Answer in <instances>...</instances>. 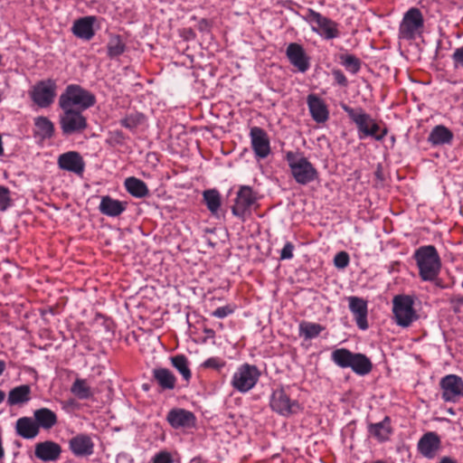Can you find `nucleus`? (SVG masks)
Returning <instances> with one entry per match:
<instances>
[{"mask_svg":"<svg viewBox=\"0 0 463 463\" xmlns=\"http://www.w3.org/2000/svg\"><path fill=\"white\" fill-rule=\"evenodd\" d=\"M145 121V116L140 112H133L126 115L119 120V124L134 132L137 128L142 125Z\"/></svg>","mask_w":463,"mask_h":463,"instance_id":"38","label":"nucleus"},{"mask_svg":"<svg viewBox=\"0 0 463 463\" xmlns=\"http://www.w3.org/2000/svg\"><path fill=\"white\" fill-rule=\"evenodd\" d=\"M172 365L179 372L185 382L192 378V373L189 368V362L184 354H177L170 358Z\"/></svg>","mask_w":463,"mask_h":463,"instance_id":"34","label":"nucleus"},{"mask_svg":"<svg viewBox=\"0 0 463 463\" xmlns=\"http://www.w3.org/2000/svg\"><path fill=\"white\" fill-rule=\"evenodd\" d=\"M350 258L349 254L345 251H339L334 258V265L337 269H345L349 265Z\"/></svg>","mask_w":463,"mask_h":463,"instance_id":"43","label":"nucleus"},{"mask_svg":"<svg viewBox=\"0 0 463 463\" xmlns=\"http://www.w3.org/2000/svg\"><path fill=\"white\" fill-rule=\"evenodd\" d=\"M126 46L120 36L116 35L109 39L107 44V54L109 58H115L125 52Z\"/></svg>","mask_w":463,"mask_h":463,"instance_id":"39","label":"nucleus"},{"mask_svg":"<svg viewBox=\"0 0 463 463\" xmlns=\"http://www.w3.org/2000/svg\"><path fill=\"white\" fill-rule=\"evenodd\" d=\"M153 463H174V460L169 452L160 451L154 456Z\"/></svg>","mask_w":463,"mask_h":463,"instance_id":"47","label":"nucleus"},{"mask_svg":"<svg viewBox=\"0 0 463 463\" xmlns=\"http://www.w3.org/2000/svg\"><path fill=\"white\" fill-rule=\"evenodd\" d=\"M332 75L334 77V80H335V82L338 85L343 86V87L347 86L348 80H347L345 75L344 74V72L342 71H340V70H333L332 71Z\"/></svg>","mask_w":463,"mask_h":463,"instance_id":"48","label":"nucleus"},{"mask_svg":"<svg viewBox=\"0 0 463 463\" xmlns=\"http://www.w3.org/2000/svg\"><path fill=\"white\" fill-rule=\"evenodd\" d=\"M211 23L209 20L205 19V18H202L198 21V24H197V29L201 32V33H210L211 31Z\"/></svg>","mask_w":463,"mask_h":463,"instance_id":"50","label":"nucleus"},{"mask_svg":"<svg viewBox=\"0 0 463 463\" xmlns=\"http://www.w3.org/2000/svg\"><path fill=\"white\" fill-rule=\"evenodd\" d=\"M225 363L219 357H210L206 359L201 366L203 368L220 370L224 366Z\"/></svg>","mask_w":463,"mask_h":463,"instance_id":"44","label":"nucleus"},{"mask_svg":"<svg viewBox=\"0 0 463 463\" xmlns=\"http://www.w3.org/2000/svg\"><path fill=\"white\" fill-rule=\"evenodd\" d=\"M453 133L443 125L435 126L428 136V142L432 146L450 144L453 140Z\"/></svg>","mask_w":463,"mask_h":463,"instance_id":"29","label":"nucleus"},{"mask_svg":"<svg viewBox=\"0 0 463 463\" xmlns=\"http://www.w3.org/2000/svg\"><path fill=\"white\" fill-rule=\"evenodd\" d=\"M95 22V16H84L79 18L73 23L71 32L76 37L85 41H90L95 34L93 28Z\"/></svg>","mask_w":463,"mask_h":463,"instance_id":"24","label":"nucleus"},{"mask_svg":"<svg viewBox=\"0 0 463 463\" xmlns=\"http://www.w3.org/2000/svg\"><path fill=\"white\" fill-rule=\"evenodd\" d=\"M285 160L295 182L300 185H307L318 180L319 173L314 165L304 156L302 152L288 151Z\"/></svg>","mask_w":463,"mask_h":463,"instance_id":"2","label":"nucleus"},{"mask_svg":"<svg viewBox=\"0 0 463 463\" xmlns=\"http://www.w3.org/2000/svg\"><path fill=\"white\" fill-rule=\"evenodd\" d=\"M71 392L80 400H87L92 397L93 392L90 386L88 384L87 380L77 378L71 387Z\"/></svg>","mask_w":463,"mask_h":463,"instance_id":"35","label":"nucleus"},{"mask_svg":"<svg viewBox=\"0 0 463 463\" xmlns=\"http://www.w3.org/2000/svg\"><path fill=\"white\" fill-rule=\"evenodd\" d=\"M413 260L419 269V276L422 281H435L441 269L439 254L433 245L420 246L415 250Z\"/></svg>","mask_w":463,"mask_h":463,"instance_id":"1","label":"nucleus"},{"mask_svg":"<svg viewBox=\"0 0 463 463\" xmlns=\"http://www.w3.org/2000/svg\"><path fill=\"white\" fill-rule=\"evenodd\" d=\"M5 393L4 391L0 390V403L5 400Z\"/></svg>","mask_w":463,"mask_h":463,"instance_id":"56","label":"nucleus"},{"mask_svg":"<svg viewBox=\"0 0 463 463\" xmlns=\"http://www.w3.org/2000/svg\"><path fill=\"white\" fill-rule=\"evenodd\" d=\"M440 439L436 432H427L418 442V450L426 458H433L440 448Z\"/></svg>","mask_w":463,"mask_h":463,"instance_id":"20","label":"nucleus"},{"mask_svg":"<svg viewBox=\"0 0 463 463\" xmlns=\"http://www.w3.org/2000/svg\"><path fill=\"white\" fill-rule=\"evenodd\" d=\"M349 309L354 317L357 326L362 330L368 328L367 322V302L358 297H349Z\"/></svg>","mask_w":463,"mask_h":463,"instance_id":"21","label":"nucleus"},{"mask_svg":"<svg viewBox=\"0 0 463 463\" xmlns=\"http://www.w3.org/2000/svg\"><path fill=\"white\" fill-rule=\"evenodd\" d=\"M441 398L446 402H457L463 397V380L456 374H448L440 379Z\"/></svg>","mask_w":463,"mask_h":463,"instance_id":"13","label":"nucleus"},{"mask_svg":"<svg viewBox=\"0 0 463 463\" xmlns=\"http://www.w3.org/2000/svg\"><path fill=\"white\" fill-rule=\"evenodd\" d=\"M234 312L233 307H232L230 305L220 307L216 308L213 313L212 316L218 317V318H224L230 315H232Z\"/></svg>","mask_w":463,"mask_h":463,"instance_id":"46","label":"nucleus"},{"mask_svg":"<svg viewBox=\"0 0 463 463\" xmlns=\"http://www.w3.org/2000/svg\"><path fill=\"white\" fill-rule=\"evenodd\" d=\"M414 299L410 295H396L392 298V313L395 323L402 327L410 326L419 318L413 307Z\"/></svg>","mask_w":463,"mask_h":463,"instance_id":"5","label":"nucleus"},{"mask_svg":"<svg viewBox=\"0 0 463 463\" xmlns=\"http://www.w3.org/2000/svg\"><path fill=\"white\" fill-rule=\"evenodd\" d=\"M340 107L356 125L359 138L363 139L365 137L371 124V116L365 113L362 108L353 109L345 103H341Z\"/></svg>","mask_w":463,"mask_h":463,"instance_id":"16","label":"nucleus"},{"mask_svg":"<svg viewBox=\"0 0 463 463\" xmlns=\"http://www.w3.org/2000/svg\"><path fill=\"white\" fill-rule=\"evenodd\" d=\"M424 29V18L421 11L411 7L404 13L399 25V38L402 40H414L420 35Z\"/></svg>","mask_w":463,"mask_h":463,"instance_id":"6","label":"nucleus"},{"mask_svg":"<svg viewBox=\"0 0 463 463\" xmlns=\"http://www.w3.org/2000/svg\"><path fill=\"white\" fill-rule=\"evenodd\" d=\"M309 113L317 123H325L329 118V111L325 101L316 94H309L307 98Z\"/></svg>","mask_w":463,"mask_h":463,"instance_id":"22","label":"nucleus"},{"mask_svg":"<svg viewBox=\"0 0 463 463\" xmlns=\"http://www.w3.org/2000/svg\"><path fill=\"white\" fill-rule=\"evenodd\" d=\"M323 330L324 326L317 323L302 321L299 324V335L307 340L317 337Z\"/></svg>","mask_w":463,"mask_h":463,"instance_id":"37","label":"nucleus"},{"mask_svg":"<svg viewBox=\"0 0 463 463\" xmlns=\"http://www.w3.org/2000/svg\"><path fill=\"white\" fill-rule=\"evenodd\" d=\"M257 198L249 185H242L237 192L232 213L241 221H245L251 214V207L256 203Z\"/></svg>","mask_w":463,"mask_h":463,"instance_id":"11","label":"nucleus"},{"mask_svg":"<svg viewBox=\"0 0 463 463\" xmlns=\"http://www.w3.org/2000/svg\"><path fill=\"white\" fill-rule=\"evenodd\" d=\"M250 138L255 157L258 159L268 157L271 148L267 132L260 127H252L250 130Z\"/></svg>","mask_w":463,"mask_h":463,"instance_id":"14","label":"nucleus"},{"mask_svg":"<svg viewBox=\"0 0 463 463\" xmlns=\"http://www.w3.org/2000/svg\"><path fill=\"white\" fill-rule=\"evenodd\" d=\"M452 60L454 62V66L456 68L462 67L463 68V46L457 48L453 54H452Z\"/></svg>","mask_w":463,"mask_h":463,"instance_id":"49","label":"nucleus"},{"mask_svg":"<svg viewBox=\"0 0 463 463\" xmlns=\"http://www.w3.org/2000/svg\"><path fill=\"white\" fill-rule=\"evenodd\" d=\"M153 377L164 390H173L175 387L176 378L169 369L155 368L153 370Z\"/></svg>","mask_w":463,"mask_h":463,"instance_id":"33","label":"nucleus"},{"mask_svg":"<svg viewBox=\"0 0 463 463\" xmlns=\"http://www.w3.org/2000/svg\"><path fill=\"white\" fill-rule=\"evenodd\" d=\"M373 463H384L383 460H376Z\"/></svg>","mask_w":463,"mask_h":463,"instance_id":"57","label":"nucleus"},{"mask_svg":"<svg viewBox=\"0 0 463 463\" xmlns=\"http://www.w3.org/2000/svg\"><path fill=\"white\" fill-rule=\"evenodd\" d=\"M166 420L174 429L193 428L195 426L194 414L184 409H172L168 411Z\"/></svg>","mask_w":463,"mask_h":463,"instance_id":"19","label":"nucleus"},{"mask_svg":"<svg viewBox=\"0 0 463 463\" xmlns=\"http://www.w3.org/2000/svg\"><path fill=\"white\" fill-rule=\"evenodd\" d=\"M204 333L207 334L209 336H213L214 335V331L213 329L205 328L204 329Z\"/></svg>","mask_w":463,"mask_h":463,"instance_id":"55","label":"nucleus"},{"mask_svg":"<svg viewBox=\"0 0 463 463\" xmlns=\"http://www.w3.org/2000/svg\"><path fill=\"white\" fill-rule=\"evenodd\" d=\"M58 165L61 169L81 175L85 169V162L79 152L69 151L58 157Z\"/></svg>","mask_w":463,"mask_h":463,"instance_id":"17","label":"nucleus"},{"mask_svg":"<svg viewBox=\"0 0 463 463\" xmlns=\"http://www.w3.org/2000/svg\"><path fill=\"white\" fill-rule=\"evenodd\" d=\"M126 141V136L121 130H113L109 133L107 142L111 146H122Z\"/></svg>","mask_w":463,"mask_h":463,"instance_id":"42","label":"nucleus"},{"mask_svg":"<svg viewBox=\"0 0 463 463\" xmlns=\"http://www.w3.org/2000/svg\"><path fill=\"white\" fill-rule=\"evenodd\" d=\"M97 102L96 96L79 84H69L59 97L61 109H75L85 111Z\"/></svg>","mask_w":463,"mask_h":463,"instance_id":"3","label":"nucleus"},{"mask_svg":"<svg viewBox=\"0 0 463 463\" xmlns=\"http://www.w3.org/2000/svg\"><path fill=\"white\" fill-rule=\"evenodd\" d=\"M62 449L60 444L52 440L38 442L34 447L35 457L44 462H55L61 458Z\"/></svg>","mask_w":463,"mask_h":463,"instance_id":"18","label":"nucleus"},{"mask_svg":"<svg viewBox=\"0 0 463 463\" xmlns=\"http://www.w3.org/2000/svg\"><path fill=\"white\" fill-rule=\"evenodd\" d=\"M12 204L11 192L9 188L0 185V211H6Z\"/></svg>","mask_w":463,"mask_h":463,"instance_id":"41","label":"nucleus"},{"mask_svg":"<svg viewBox=\"0 0 463 463\" xmlns=\"http://www.w3.org/2000/svg\"><path fill=\"white\" fill-rule=\"evenodd\" d=\"M61 109L62 113L60 115L59 123L63 135L80 134L87 129L88 121L83 111L75 109Z\"/></svg>","mask_w":463,"mask_h":463,"instance_id":"7","label":"nucleus"},{"mask_svg":"<svg viewBox=\"0 0 463 463\" xmlns=\"http://www.w3.org/2000/svg\"><path fill=\"white\" fill-rule=\"evenodd\" d=\"M203 202L212 213H216L221 207V194L216 189L205 190L203 194Z\"/></svg>","mask_w":463,"mask_h":463,"instance_id":"36","label":"nucleus"},{"mask_svg":"<svg viewBox=\"0 0 463 463\" xmlns=\"http://www.w3.org/2000/svg\"><path fill=\"white\" fill-rule=\"evenodd\" d=\"M306 19L312 24V30L325 39L331 40L339 36L338 24L320 13L308 9Z\"/></svg>","mask_w":463,"mask_h":463,"instance_id":"10","label":"nucleus"},{"mask_svg":"<svg viewBox=\"0 0 463 463\" xmlns=\"http://www.w3.org/2000/svg\"><path fill=\"white\" fill-rule=\"evenodd\" d=\"M260 375L256 365L243 364L233 373L231 384L236 391L245 393L256 385Z\"/></svg>","mask_w":463,"mask_h":463,"instance_id":"8","label":"nucleus"},{"mask_svg":"<svg viewBox=\"0 0 463 463\" xmlns=\"http://www.w3.org/2000/svg\"><path fill=\"white\" fill-rule=\"evenodd\" d=\"M31 400V387L28 384H23L13 388L7 398V403L10 406L24 404Z\"/></svg>","mask_w":463,"mask_h":463,"instance_id":"31","label":"nucleus"},{"mask_svg":"<svg viewBox=\"0 0 463 463\" xmlns=\"http://www.w3.org/2000/svg\"><path fill=\"white\" fill-rule=\"evenodd\" d=\"M368 432L371 436L376 439L379 442H384L390 439L392 432L391 427V419L385 416L384 419L377 423L368 424Z\"/></svg>","mask_w":463,"mask_h":463,"instance_id":"28","label":"nucleus"},{"mask_svg":"<svg viewBox=\"0 0 463 463\" xmlns=\"http://www.w3.org/2000/svg\"><path fill=\"white\" fill-rule=\"evenodd\" d=\"M34 136L42 140L52 137L54 134L53 123L44 116H39L34 118Z\"/></svg>","mask_w":463,"mask_h":463,"instance_id":"32","label":"nucleus"},{"mask_svg":"<svg viewBox=\"0 0 463 463\" xmlns=\"http://www.w3.org/2000/svg\"><path fill=\"white\" fill-rule=\"evenodd\" d=\"M387 133H388L387 128H383L382 130V132L380 134H378L377 137H375V140L382 141L384 138V137L387 135Z\"/></svg>","mask_w":463,"mask_h":463,"instance_id":"53","label":"nucleus"},{"mask_svg":"<svg viewBox=\"0 0 463 463\" xmlns=\"http://www.w3.org/2000/svg\"><path fill=\"white\" fill-rule=\"evenodd\" d=\"M127 192L136 198H145L149 194L146 184L134 176L126 178L124 182Z\"/></svg>","mask_w":463,"mask_h":463,"instance_id":"30","label":"nucleus"},{"mask_svg":"<svg viewBox=\"0 0 463 463\" xmlns=\"http://www.w3.org/2000/svg\"><path fill=\"white\" fill-rule=\"evenodd\" d=\"M5 369V363L0 360V375L4 373Z\"/></svg>","mask_w":463,"mask_h":463,"instance_id":"54","label":"nucleus"},{"mask_svg":"<svg viewBox=\"0 0 463 463\" xmlns=\"http://www.w3.org/2000/svg\"><path fill=\"white\" fill-rule=\"evenodd\" d=\"M295 246L292 242L287 241L280 250V260H291L294 256Z\"/></svg>","mask_w":463,"mask_h":463,"instance_id":"45","label":"nucleus"},{"mask_svg":"<svg viewBox=\"0 0 463 463\" xmlns=\"http://www.w3.org/2000/svg\"><path fill=\"white\" fill-rule=\"evenodd\" d=\"M127 209V203L113 199L109 195L101 197L99 205V212L109 217H118Z\"/></svg>","mask_w":463,"mask_h":463,"instance_id":"26","label":"nucleus"},{"mask_svg":"<svg viewBox=\"0 0 463 463\" xmlns=\"http://www.w3.org/2000/svg\"><path fill=\"white\" fill-rule=\"evenodd\" d=\"M341 62L345 68L353 74L357 73L361 69L360 60L353 54L342 55Z\"/></svg>","mask_w":463,"mask_h":463,"instance_id":"40","label":"nucleus"},{"mask_svg":"<svg viewBox=\"0 0 463 463\" xmlns=\"http://www.w3.org/2000/svg\"><path fill=\"white\" fill-rule=\"evenodd\" d=\"M331 360L340 368H351L358 375H366L373 369V364L365 354L353 353L346 348L333 351Z\"/></svg>","mask_w":463,"mask_h":463,"instance_id":"4","label":"nucleus"},{"mask_svg":"<svg viewBox=\"0 0 463 463\" xmlns=\"http://www.w3.org/2000/svg\"><path fill=\"white\" fill-rule=\"evenodd\" d=\"M68 447L74 457L83 458L94 453L95 444L90 435L79 433L69 439Z\"/></svg>","mask_w":463,"mask_h":463,"instance_id":"15","label":"nucleus"},{"mask_svg":"<svg viewBox=\"0 0 463 463\" xmlns=\"http://www.w3.org/2000/svg\"><path fill=\"white\" fill-rule=\"evenodd\" d=\"M269 405L273 411L283 417H289L301 411V406L296 400H291L283 387L272 392Z\"/></svg>","mask_w":463,"mask_h":463,"instance_id":"9","label":"nucleus"},{"mask_svg":"<svg viewBox=\"0 0 463 463\" xmlns=\"http://www.w3.org/2000/svg\"><path fill=\"white\" fill-rule=\"evenodd\" d=\"M287 57L290 63L297 67L301 72H305L309 68V61L303 47L296 43H289L286 51Z\"/></svg>","mask_w":463,"mask_h":463,"instance_id":"23","label":"nucleus"},{"mask_svg":"<svg viewBox=\"0 0 463 463\" xmlns=\"http://www.w3.org/2000/svg\"><path fill=\"white\" fill-rule=\"evenodd\" d=\"M14 430L15 433L24 439H33L40 433L38 425L32 417L19 418L15 422Z\"/></svg>","mask_w":463,"mask_h":463,"instance_id":"25","label":"nucleus"},{"mask_svg":"<svg viewBox=\"0 0 463 463\" xmlns=\"http://www.w3.org/2000/svg\"><path fill=\"white\" fill-rule=\"evenodd\" d=\"M380 130V126L376 123L374 119L371 118V124L369 129L367 131L366 137H372L375 139V137L378 136V131Z\"/></svg>","mask_w":463,"mask_h":463,"instance_id":"51","label":"nucleus"},{"mask_svg":"<svg viewBox=\"0 0 463 463\" xmlns=\"http://www.w3.org/2000/svg\"><path fill=\"white\" fill-rule=\"evenodd\" d=\"M56 82L52 80L38 81L30 92L32 100L40 108H48L56 96Z\"/></svg>","mask_w":463,"mask_h":463,"instance_id":"12","label":"nucleus"},{"mask_svg":"<svg viewBox=\"0 0 463 463\" xmlns=\"http://www.w3.org/2000/svg\"><path fill=\"white\" fill-rule=\"evenodd\" d=\"M38 425V429L49 430L58 423L57 414L48 408H40L33 411V417Z\"/></svg>","mask_w":463,"mask_h":463,"instance_id":"27","label":"nucleus"},{"mask_svg":"<svg viewBox=\"0 0 463 463\" xmlns=\"http://www.w3.org/2000/svg\"><path fill=\"white\" fill-rule=\"evenodd\" d=\"M439 463H458V461L449 456H444L440 458Z\"/></svg>","mask_w":463,"mask_h":463,"instance_id":"52","label":"nucleus"}]
</instances>
